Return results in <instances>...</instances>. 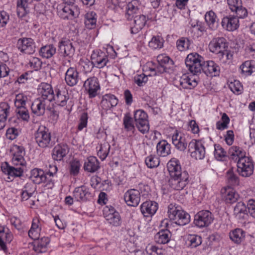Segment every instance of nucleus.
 I'll use <instances>...</instances> for the list:
<instances>
[{
  "label": "nucleus",
  "mask_w": 255,
  "mask_h": 255,
  "mask_svg": "<svg viewBox=\"0 0 255 255\" xmlns=\"http://www.w3.org/2000/svg\"><path fill=\"white\" fill-rule=\"evenodd\" d=\"M204 62V58L197 53L188 54L185 60V64L189 70L194 75L201 73Z\"/></svg>",
  "instance_id": "obj_4"
},
{
  "label": "nucleus",
  "mask_w": 255,
  "mask_h": 255,
  "mask_svg": "<svg viewBox=\"0 0 255 255\" xmlns=\"http://www.w3.org/2000/svg\"><path fill=\"white\" fill-rule=\"evenodd\" d=\"M123 122L125 128L128 130L134 129V127L133 124L132 119L129 114L125 115L123 119Z\"/></svg>",
  "instance_id": "obj_63"
},
{
  "label": "nucleus",
  "mask_w": 255,
  "mask_h": 255,
  "mask_svg": "<svg viewBox=\"0 0 255 255\" xmlns=\"http://www.w3.org/2000/svg\"><path fill=\"white\" fill-rule=\"evenodd\" d=\"M68 152V147L67 145L58 144L53 148L52 156L54 160L60 161Z\"/></svg>",
  "instance_id": "obj_28"
},
{
  "label": "nucleus",
  "mask_w": 255,
  "mask_h": 255,
  "mask_svg": "<svg viewBox=\"0 0 255 255\" xmlns=\"http://www.w3.org/2000/svg\"><path fill=\"white\" fill-rule=\"evenodd\" d=\"M124 200L128 206L136 207L140 201L139 191L134 189L128 190L124 194Z\"/></svg>",
  "instance_id": "obj_16"
},
{
  "label": "nucleus",
  "mask_w": 255,
  "mask_h": 255,
  "mask_svg": "<svg viewBox=\"0 0 255 255\" xmlns=\"http://www.w3.org/2000/svg\"><path fill=\"white\" fill-rule=\"evenodd\" d=\"M81 164L78 160L74 159L71 161L70 164V173L73 176H76L79 173Z\"/></svg>",
  "instance_id": "obj_57"
},
{
  "label": "nucleus",
  "mask_w": 255,
  "mask_h": 255,
  "mask_svg": "<svg viewBox=\"0 0 255 255\" xmlns=\"http://www.w3.org/2000/svg\"><path fill=\"white\" fill-rule=\"evenodd\" d=\"M104 216L108 223L114 226H119L122 223L120 214L113 207H106L104 210Z\"/></svg>",
  "instance_id": "obj_11"
},
{
  "label": "nucleus",
  "mask_w": 255,
  "mask_h": 255,
  "mask_svg": "<svg viewBox=\"0 0 255 255\" xmlns=\"http://www.w3.org/2000/svg\"><path fill=\"white\" fill-rule=\"evenodd\" d=\"M110 147V144L106 141H104L97 146V155L102 160H104L107 157Z\"/></svg>",
  "instance_id": "obj_41"
},
{
  "label": "nucleus",
  "mask_w": 255,
  "mask_h": 255,
  "mask_svg": "<svg viewBox=\"0 0 255 255\" xmlns=\"http://www.w3.org/2000/svg\"><path fill=\"white\" fill-rule=\"evenodd\" d=\"M27 100V97L23 93L16 95L14 100V105L16 109L25 107Z\"/></svg>",
  "instance_id": "obj_53"
},
{
  "label": "nucleus",
  "mask_w": 255,
  "mask_h": 255,
  "mask_svg": "<svg viewBox=\"0 0 255 255\" xmlns=\"http://www.w3.org/2000/svg\"><path fill=\"white\" fill-rule=\"evenodd\" d=\"M41 231V224L38 218H34L32 222L30 229L28 231V236L32 239L35 240L39 238Z\"/></svg>",
  "instance_id": "obj_35"
},
{
  "label": "nucleus",
  "mask_w": 255,
  "mask_h": 255,
  "mask_svg": "<svg viewBox=\"0 0 255 255\" xmlns=\"http://www.w3.org/2000/svg\"><path fill=\"white\" fill-rule=\"evenodd\" d=\"M222 197L227 203L236 202L239 198L238 193L230 187H225L221 190Z\"/></svg>",
  "instance_id": "obj_22"
},
{
  "label": "nucleus",
  "mask_w": 255,
  "mask_h": 255,
  "mask_svg": "<svg viewBox=\"0 0 255 255\" xmlns=\"http://www.w3.org/2000/svg\"><path fill=\"white\" fill-rule=\"evenodd\" d=\"M187 242L192 248H196L202 243V238L197 235H188L187 237Z\"/></svg>",
  "instance_id": "obj_52"
},
{
  "label": "nucleus",
  "mask_w": 255,
  "mask_h": 255,
  "mask_svg": "<svg viewBox=\"0 0 255 255\" xmlns=\"http://www.w3.org/2000/svg\"><path fill=\"white\" fill-rule=\"evenodd\" d=\"M56 52V48L53 44H48L42 46L39 50V54L43 58H51Z\"/></svg>",
  "instance_id": "obj_43"
},
{
  "label": "nucleus",
  "mask_w": 255,
  "mask_h": 255,
  "mask_svg": "<svg viewBox=\"0 0 255 255\" xmlns=\"http://www.w3.org/2000/svg\"><path fill=\"white\" fill-rule=\"evenodd\" d=\"M230 122V119L228 115L224 113L222 115L221 120L218 121L216 124V128L219 130H224L228 127V124Z\"/></svg>",
  "instance_id": "obj_56"
},
{
  "label": "nucleus",
  "mask_w": 255,
  "mask_h": 255,
  "mask_svg": "<svg viewBox=\"0 0 255 255\" xmlns=\"http://www.w3.org/2000/svg\"><path fill=\"white\" fill-rule=\"evenodd\" d=\"M228 48V43L224 37L213 38L209 44L210 52L218 55Z\"/></svg>",
  "instance_id": "obj_13"
},
{
  "label": "nucleus",
  "mask_w": 255,
  "mask_h": 255,
  "mask_svg": "<svg viewBox=\"0 0 255 255\" xmlns=\"http://www.w3.org/2000/svg\"><path fill=\"white\" fill-rule=\"evenodd\" d=\"M188 152L190 156L196 159H203L205 156V148L201 141L192 139L188 144Z\"/></svg>",
  "instance_id": "obj_6"
},
{
  "label": "nucleus",
  "mask_w": 255,
  "mask_h": 255,
  "mask_svg": "<svg viewBox=\"0 0 255 255\" xmlns=\"http://www.w3.org/2000/svg\"><path fill=\"white\" fill-rule=\"evenodd\" d=\"M145 162L148 168H153L157 167L160 161L156 155H150L145 158Z\"/></svg>",
  "instance_id": "obj_55"
},
{
  "label": "nucleus",
  "mask_w": 255,
  "mask_h": 255,
  "mask_svg": "<svg viewBox=\"0 0 255 255\" xmlns=\"http://www.w3.org/2000/svg\"><path fill=\"white\" fill-rule=\"evenodd\" d=\"M248 207L245 204L242 202H238L234 207V215L238 220L245 219L247 216Z\"/></svg>",
  "instance_id": "obj_37"
},
{
  "label": "nucleus",
  "mask_w": 255,
  "mask_h": 255,
  "mask_svg": "<svg viewBox=\"0 0 255 255\" xmlns=\"http://www.w3.org/2000/svg\"><path fill=\"white\" fill-rule=\"evenodd\" d=\"M38 93L40 96L39 98L45 100H48L50 103L53 99L54 92L50 84L46 83H42L38 88Z\"/></svg>",
  "instance_id": "obj_18"
},
{
  "label": "nucleus",
  "mask_w": 255,
  "mask_h": 255,
  "mask_svg": "<svg viewBox=\"0 0 255 255\" xmlns=\"http://www.w3.org/2000/svg\"><path fill=\"white\" fill-rule=\"evenodd\" d=\"M10 113V106L6 102L0 104V118L7 119Z\"/></svg>",
  "instance_id": "obj_61"
},
{
  "label": "nucleus",
  "mask_w": 255,
  "mask_h": 255,
  "mask_svg": "<svg viewBox=\"0 0 255 255\" xmlns=\"http://www.w3.org/2000/svg\"><path fill=\"white\" fill-rule=\"evenodd\" d=\"M205 19L210 29L215 30L217 28L218 20L216 14L213 10H210L206 13Z\"/></svg>",
  "instance_id": "obj_36"
},
{
  "label": "nucleus",
  "mask_w": 255,
  "mask_h": 255,
  "mask_svg": "<svg viewBox=\"0 0 255 255\" xmlns=\"http://www.w3.org/2000/svg\"><path fill=\"white\" fill-rule=\"evenodd\" d=\"M24 167L21 166L14 167L10 166L6 164L5 167H3L2 170L6 173L8 177V179L12 180L11 178L15 177H20L22 176L24 172Z\"/></svg>",
  "instance_id": "obj_27"
},
{
  "label": "nucleus",
  "mask_w": 255,
  "mask_h": 255,
  "mask_svg": "<svg viewBox=\"0 0 255 255\" xmlns=\"http://www.w3.org/2000/svg\"><path fill=\"white\" fill-rule=\"evenodd\" d=\"M226 178L228 183L231 185L236 186L239 184V179L238 176L235 174L232 170L227 171Z\"/></svg>",
  "instance_id": "obj_60"
},
{
  "label": "nucleus",
  "mask_w": 255,
  "mask_h": 255,
  "mask_svg": "<svg viewBox=\"0 0 255 255\" xmlns=\"http://www.w3.org/2000/svg\"><path fill=\"white\" fill-rule=\"evenodd\" d=\"M172 142L175 147L180 151H183L187 148V142L182 133L176 131L172 136Z\"/></svg>",
  "instance_id": "obj_20"
},
{
  "label": "nucleus",
  "mask_w": 255,
  "mask_h": 255,
  "mask_svg": "<svg viewBox=\"0 0 255 255\" xmlns=\"http://www.w3.org/2000/svg\"><path fill=\"white\" fill-rule=\"evenodd\" d=\"M139 1L137 0H132L127 5V14L129 16L133 15L139 9Z\"/></svg>",
  "instance_id": "obj_54"
},
{
  "label": "nucleus",
  "mask_w": 255,
  "mask_h": 255,
  "mask_svg": "<svg viewBox=\"0 0 255 255\" xmlns=\"http://www.w3.org/2000/svg\"><path fill=\"white\" fill-rule=\"evenodd\" d=\"M238 171L243 177H249L254 172V165L249 157L239 159L237 161Z\"/></svg>",
  "instance_id": "obj_9"
},
{
  "label": "nucleus",
  "mask_w": 255,
  "mask_h": 255,
  "mask_svg": "<svg viewBox=\"0 0 255 255\" xmlns=\"http://www.w3.org/2000/svg\"><path fill=\"white\" fill-rule=\"evenodd\" d=\"M12 154L11 162L14 166L25 167L26 162L24 158L25 152L22 146L14 145L11 148Z\"/></svg>",
  "instance_id": "obj_7"
},
{
  "label": "nucleus",
  "mask_w": 255,
  "mask_h": 255,
  "mask_svg": "<svg viewBox=\"0 0 255 255\" xmlns=\"http://www.w3.org/2000/svg\"><path fill=\"white\" fill-rule=\"evenodd\" d=\"M168 214L170 220L179 226H184L190 222L189 214L182 210L179 207L170 204L168 206Z\"/></svg>",
  "instance_id": "obj_3"
},
{
  "label": "nucleus",
  "mask_w": 255,
  "mask_h": 255,
  "mask_svg": "<svg viewBox=\"0 0 255 255\" xmlns=\"http://www.w3.org/2000/svg\"><path fill=\"white\" fill-rule=\"evenodd\" d=\"M92 61H87L85 64L88 67L86 71H91L94 66L102 68L106 65L108 62V56L106 53L100 50H95L91 55Z\"/></svg>",
  "instance_id": "obj_5"
},
{
  "label": "nucleus",
  "mask_w": 255,
  "mask_h": 255,
  "mask_svg": "<svg viewBox=\"0 0 255 255\" xmlns=\"http://www.w3.org/2000/svg\"><path fill=\"white\" fill-rule=\"evenodd\" d=\"M157 61L160 65L156 68H150V70L152 72L153 75H156L157 73H162L165 71L166 68L165 65L167 64H172L173 61L168 56L164 55H160L157 56Z\"/></svg>",
  "instance_id": "obj_25"
},
{
  "label": "nucleus",
  "mask_w": 255,
  "mask_h": 255,
  "mask_svg": "<svg viewBox=\"0 0 255 255\" xmlns=\"http://www.w3.org/2000/svg\"><path fill=\"white\" fill-rule=\"evenodd\" d=\"M164 40L160 36H154L148 42V46L152 49H160L163 47Z\"/></svg>",
  "instance_id": "obj_51"
},
{
  "label": "nucleus",
  "mask_w": 255,
  "mask_h": 255,
  "mask_svg": "<svg viewBox=\"0 0 255 255\" xmlns=\"http://www.w3.org/2000/svg\"><path fill=\"white\" fill-rule=\"evenodd\" d=\"M158 204L154 201H148L143 202L140 206V210L144 217H151L156 212Z\"/></svg>",
  "instance_id": "obj_21"
},
{
  "label": "nucleus",
  "mask_w": 255,
  "mask_h": 255,
  "mask_svg": "<svg viewBox=\"0 0 255 255\" xmlns=\"http://www.w3.org/2000/svg\"><path fill=\"white\" fill-rule=\"evenodd\" d=\"M229 154L233 159L236 160H238L239 159L246 157L245 151L241 148L236 146H233L230 148Z\"/></svg>",
  "instance_id": "obj_49"
},
{
  "label": "nucleus",
  "mask_w": 255,
  "mask_h": 255,
  "mask_svg": "<svg viewBox=\"0 0 255 255\" xmlns=\"http://www.w3.org/2000/svg\"><path fill=\"white\" fill-rule=\"evenodd\" d=\"M31 2V0H18L17 1V13L19 17H22L26 14L27 3Z\"/></svg>",
  "instance_id": "obj_50"
},
{
  "label": "nucleus",
  "mask_w": 255,
  "mask_h": 255,
  "mask_svg": "<svg viewBox=\"0 0 255 255\" xmlns=\"http://www.w3.org/2000/svg\"><path fill=\"white\" fill-rule=\"evenodd\" d=\"M36 190V187L31 183H27L22 189L21 193L22 201H26L31 197Z\"/></svg>",
  "instance_id": "obj_48"
},
{
  "label": "nucleus",
  "mask_w": 255,
  "mask_h": 255,
  "mask_svg": "<svg viewBox=\"0 0 255 255\" xmlns=\"http://www.w3.org/2000/svg\"><path fill=\"white\" fill-rule=\"evenodd\" d=\"M60 50L64 56L72 57L75 52L72 42L69 40H62L59 45Z\"/></svg>",
  "instance_id": "obj_26"
},
{
  "label": "nucleus",
  "mask_w": 255,
  "mask_h": 255,
  "mask_svg": "<svg viewBox=\"0 0 255 255\" xmlns=\"http://www.w3.org/2000/svg\"><path fill=\"white\" fill-rule=\"evenodd\" d=\"M145 251L149 255H159L162 252L160 249L152 244H149L146 247Z\"/></svg>",
  "instance_id": "obj_64"
},
{
  "label": "nucleus",
  "mask_w": 255,
  "mask_h": 255,
  "mask_svg": "<svg viewBox=\"0 0 255 255\" xmlns=\"http://www.w3.org/2000/svg\"><path fill=\"white\" fill-rule=\"evenodd\" d=\"M48 100H45L41 98L36 99L32 103L31 109L33 114L37 116H41L44 114L45 109L48 104Z\"/></svg>",
  "instance_id": "obj_19"
},
{
  "label": "nucleus",
  "mask_w": 255,
  "mask_h": 255,
  "mask_svg": "<svg viewBox=\"0 0 255 255\" xmlns=\"http://www.w3.org/2000/svg\"><path fill=\"white\" fill-rule=\"evenodd\" d=\"M189 46V40L186 38L182 37L176 41V47L180 51H183L188 49Z\"/></svg>",
  "instance_id": "obj_58"
},
{
  "label": "nucleus",
  "mask_w": 255,
  "mask_h": 255,
  "mask_svg": "<svg viewBox=\"0 0 255 255\" xmlns=\"http://www.w3.org/2000/svg\"><path fill=\"white\" fill-rule=\"evenodd\" d=\"M89 196L88 188L85 186L76 188L73 192V197L78 201H86Z\"/></svg>",
  "instance_id": "obj_34"
},
{
  "label": "nucleus",
  "mask_w": 255,
  "mask_h": 255,
  "mask_svg": "<svg viewBox=\"0 0 255 255\" xmlns=\"http://www.w3.org/2000/svg\"><path fill=\"white\" fill-rule=\"evenodd\" d=\"M58 13L60 16L64 19H72L78 16L80 10L75 5L65 4L61 8H59Z\"/></svg>",
  "instance_id": "obj_12"
},
{
  "label": "nucleus",
  "mask_w": 255,
  "mask_h": 255,
  "mask_svg": "<svg viewBox=\"0 0 255 255\" xmlns=\"http://www.w3.org/2000/svg\"><path fill=\"white\" fill-rule=\"evenodd\" d=\"M226 155V152L220 145H215L214 156L218 160H222Z\"/></svg>",
  "instance_id": "obj_62"
},
{
  "label": "nucleus",
  "mask_w": 255,
  "mask_h": 255,
  "mask_svg": "<svg viewBox=\"0 0 255 255\" xmlns=\"http://www.w3.org/2000/svg\"><path fill=\"white\" fill-rule=\"evenodd\" d=\"M118 103V100L114 95L106 94L103 97L101 105L103 109L108 110L117 106Z\"/></svg>",
  "instance_id": "obj_30"
},
{
  "label": "nucleus",
  "mask_w": 255,
  "mask_h": 255,
  "mask_svg": "<svg viewBox=\"0 0 255 255\" xmlns=\"http://www.w3.org/2000/svg\"><path fill=\"white\" fill-rule=\"evenodd\" d=\"M207 76H216L220 73L219 66L213 61H204L202 70Z\"/></svg>",
  "instance_id": "obj_23"
},
{
  "label": "nucleus",
  "mask_w": 255,
  "mask_h": 255,
  "mask_svg": "<svg viewBox=\"0 0 255 255\" xmlns=\"http://www.w3.org/2000/svg\"><path fill=\"white\" fill-rule=\"evenodd\" d=\"M134 119L136 127L142 134L148 132L149 126L147 120V115L143 110H138L134 112Z\"/></svg>",
  "instance_id": "obj_8"
},
{
  "label": "nucleus",
  "mask_w": 255,
  "mask_h": 255,
  "mask_svg": "<svg viewBox=\"0 0 255 255\" xmlns=\"http://www.w3.org/2000/svg\"><path fill=\"white\" fill-rule=\"evenodd\" d=\"M35 142L41 148H50L54 144L51 133L45 127H39L34 135Z\"/></svg>",
  "instance_id": "obj_2"
},
{
  "label": "nucleus",
  "mask_w": 255,
  "mask_h": 255,
  "mask_svg": "<svg viewBox=\"0 0 255 255\" xmlns=\"http://www.w3.org/2000/svg\"><path fill=\"white\" fill-rule=\"evenodd\" d=\"M213 221V216L208 210L199 211L195 216L194 224L199 227H208Z\"/></svg>",
  "instance_id": "obj_10"
},
{
  "label": "nucleus",
  "mask_w": 255,
  "mask_h": 255,
  "mask_svg": "<svg viewBox=\"0 0 255 255\" xmlns=\"http://www.w3.org/2000/svg\"><path fill=\"white\" fill-rule=\"evenodd\" d=\"M221 23L222 27L228 31H234L237 30L240 25L238 18L234 15L224 16Z\"/></svg>",
  "instance_id": "obj_15"
},
{
  "label": "nucleus",
  "mask_w": 255,
  "mask_h": 255,
  "mask_svg": "<svg viewBox=\"0 0 255 255\" xmlns=\"http://www.w3.org/2000/svg\"><path fill=\"white\" fill-rule=\"evenodd\" d=\"M12 240L11 233L5 232L4 230L0 231V248L4 252L7 251L6 243H10Z\"/></svg>",
  "instance_id": "obj_45"
},
{
  "label": "nucleus",
  "mask_w": 255,
  "mask_h": 255,
  "mask_svg": "<svg viewBox=\"0 0 255 255\" xmlns=\"http://www.w3.org/2000/svg\"><path fill=\"white\" fill-rule=\"evenodd\" d=\"M66 84L71 87L76 85L79 80V73L75 68L69 67L65 75Z\"/></svg>",
  "instance_id": "obj_24"
},
{
  "label": "nucleus",
  "mask_w": 255,
  "mask_h": 255,
  "mask_svg": "<svg viewBox=\"0 0 255 255\" xmlns=\"http://www.w3.org/2000/svg\"><path fill=\"white\" fill-rule=\"evenodd\" d=\"M171 234L168 230H161L155 236V241L160 244L168 243L170 240Z\"/></svg>",
  "instance_id": "obj_47"
},
{
  "label": "nucleus",
  "mask_w": 255,
  "mask_h": 255,
  "mask_svg": "<svg viewBox=\"0 0 255 255\" xmlns=\"http://www.w3.org/2000/svg\"><path fill=\"white\" fill-rule=\"evenodd\" d=\"M34 240L33 249L36 252L42 253L46 251L47 246L50 242L48 238L44 237Z\"/></svg>",
  "instance_id": "obj_33"
},
{
  "label": "nucleus",
  "mask_w": 255,
  "mask_h": 255,
  "mask_svg": "<svg viewBox=\"0 0 255 255\" xmlns=\"http://www.w3.org/2000/svg\"><path fill=\"white\" fill-rule=\"evenodd\" d=\"M17 45L18 49L25 54H30L35 51L34 43L31 38H20L18 40Z\"/></svg>",
  "instance_id": "obj_17"
},
{
  "label": "nucleus",
  "mask_w": 255,
  "mask_h": 255,
  "mask_svg": "<svg viewBox=\"0 0 255 255\" xmlns=\"http://www.w3.org/2000/svg\"><path fill=\"white\" fill-rule=\"evenodd\" d=\"M84 87L90 98L95 97L98 94V91L100 89L98 79L95 77L87 79L84 82Z\"/></svg>",
  "instance_id": "obj_14"
},
{
  "label": "nucleus",
  "mask_w": 255,
  "mask_h": 255,
  "mask_svg": "<svg viewBox=\"0 0 255 255\" xmlns=\"http://www.w3.org/2000/svg\"><path fill=\"white\" fill-rule=\"evenodd\" d=\"M229 87L231 90L238 95L240 94L243 91V87L240 82L238 80H234L229 84Z\"/></svg>",
  "instance_id": "obj_59"
},
{
  "label": "nucleus",
  "mask_w": 255,
  "mask_h": 255,
  "mask_svg": "<svg viewBox=\"0 0 255 255\" xmlns=\"http://www.w3.org/2000/svg\"><path fill=\"white\" fill-rule=\"evenodd\" d=\"M99 168V162L96 157L90 156L85 162L84 169L89 172H94Z\"/></svg>",
  "instance_id": "obj_38"
},
{
  "label": "nucleus",
  "mask_w": 255,
  "mask_h": 255,
  "mask_svg": "<svg viewBox=\"0 0 255 255\" xmlns=\"http://www.w3.org/2000/svg\"><path fill=\"white\" fill-rule=\"evenodd\" d=\"M180 85L184 89H191L197 85V82L193 77L184 76L180 78Z\"/></svg>",
  "instance_id": "obj_46"
},
{
  "label": "nucleus",
  "mask_w": 255,
  "mask_h": 255,
  "mask_svg": "<svg viewBox=\"0 0 255 255\" xmlns=\"http://www.w3.org/2000/svg\"><path fill=\"white\" fill-rule=\"evenodd\" d=\"M167 166L171 177V187L177 190L183 189L188 183V172L182 171L179 161L176 158H172L168 162Z\"/></svg>",
  "instance_id": "obj_1"
},
{
  "label": "nucleus",
  "mask_w": 255,
  "mask_h": 255,
  "mask_svg": "<svg viewBox=\"0 0 255 255\" xmlns=\"http://www.w3.org/2000/svg\"><path fill=\"white\" fill-rule=\"evenodd\" d=\"M134 18V24L131 27V32L135 34L138 32L144 26L146 22V16L139 14L135 16L132 15Z\"/></svg>",
  "instance_id": "obj_31"
},
{
  "label": "nucleus",
  "mask_w": 255,
  "mask_h": 255,
  "mask_svg": "<svg viewBox=\"0 0 255 255\" xmlns=\"http://www.w3.org/2000/svg\"><path fill=\"white\" fill-rule=\"evenodd\" d=\"M30 179L37 184H39L46 180V174L43 170L34 168L31 170Z\"/></svg>",
  "instance_id": "obj_32"
},
{
  "label": "nucleus",
  "mask_w": 255,
  "mask_h": 255,
  "mask_svg": "<svg viewBox=\"0 0 255 255\" xmlns=\"http://www.w3.org/2000/svg\"><path fill=\"white\" fill-rule=\"evenodd\" d=\"M84 23L87 28L94 29L96 26L97 15L94 11H89L84 16Z\"/></svg>",
  "instance_id": "obj_39"
},
{
  "label": "nucleus",
  "mask_w": 255,
  "mask_h": 255,
  "mask_svg": "<svg viewBox=\"0 0 255 255\" xmlns=\"http://www.w3.org/2000/svg\"><path fill=\"white\" fill-rule=\"evenodd\" d=\"M245 238V233L241 229H236L230 233V239L236 244H240L244 240Z\"/></svg>",
  "instance_id": "obj_44"
},
{
  "label": "nucleus",
  "mask_w": 255,
  "mask_h": 255,
  "mask_svg": "<svg viewBox=\"0 0 255 255\" xmlns=\"http://www.w3.org/2000/svg\"><path fill=\"white\" fill-rule=\"evenodd\" d=\"M156 150L158 155L166 156L170 153V144L166 140H161L157 144Z\"/></svg>",
  "instance_id": "obj_40"
},
{
  "label": "nucleus",
  "mask_w": 255,
  "mask_h": 255,
  "mask_svg": "<svg viewBox=\"0 0 255 255\" xmlns=\"http://www.w3.org/2000/svg\"><path fill=\"white\" fill-rule=\"evenodd\" d=\"M56 94L53 96V100L55 101V103L61 107L65 106L67 104L69 96L67 91L65 90L55 89Z\"/></svg>",
  "instance_id": "obj_29"
},
{
  "label": "nucleus",
  "mask_w": 255,
  "mask_h": 255,
  "mask_svg": "<svg viewBox=\"0 0 255 255\" xmlns=\"http://www.w3.org/2000/svg\"><path fill=\"white\" fill-rule=\"evenodd\" d=\"M240 69L244 76H250L255 72V62L253 60L246 61L241 65Z\"/></svg>",
  "instance_id": "obj_42"
}]
</instances>
